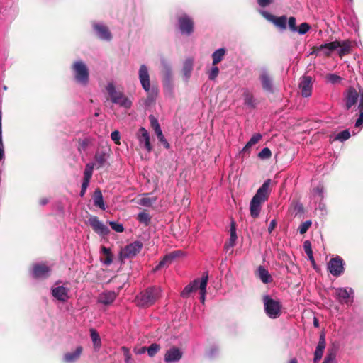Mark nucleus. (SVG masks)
<instances>
[{
	"mask_svg": "<svg viewBox=\"0 0 363 363\" xmlns=\"http://www.w3.org/2000/svg\"><path fill=\"white\" fill-rule=\"evenodd\" d=\"M138 79L142 88L147 94V96L145 99L143 104L145 107H149L153 103H155L157 96V91L155 88H150V77L149 74V69L145 64H143L140 66L138 69Z\"/></svg>",
	"mask_w": 363,
	"mask_h": 363,
	"instance_id": "nucleus-1",
	"label": "nucleus"
},
{
	"mask_svg": "<svg viewBox=\"0 0 363 363\" xmlns=\"http://www.w3.org/2000/svg\"><path fill=\"white\" fill-rule=\"evenodd\" d=\"M74 82L82 87L88 86L90 80L89 69L82 60H74L70 65Z\"/></svg>",
	"mask_w": 363,
	"mask_h": 363,
	"instance_id": "nucleus-2",
	"label": "nucleus"
},
{
	"mask_svg": "<svg viewBox=\"0 0 363 363\" xmlns=\"http://www.w3.org/2000/svg\"><path fill=\"white\" fill-rule=\"evenodd\" d=\"M271 180L264 181L262 185L258 189L255 195L252 197L250 203V215L256 218L261 211V204L267 200L269 194V186Z\"/></svg>",
	"mask_w": 363,
	"mask_h": 363,
	"instance_id": "nucleus-3",
	"label": "nucleus"
},
{
	"mask_svg": "<svg viewBox=\"0 0 363 363\" xmlns=\"http://www.w3.org/2000/svg\"><path fill=\"white\" fill-rule=\"evenodd\" d=\"M105 89L113 104H117L125 109L131 108V100L123 91L118 90L113 82H108Z\"/></svg>",
	"mask_w": 363,
	"mask_h": 363,
	"instance_id": "nucleus-4",
	"label": "nucleus"
},
{
	"mask_svg": "<svg viewBox=\"0 0 363 363\" xmlns=\"http://www.w3.org/2000/svg\"><path fill=\"white\" fill-rule=\"evenodd\" d=\"M160 294L161 290L159 287L147 288L135 297L136 303L140 307H148L160 298Z\"/></svg>",
	"mask_w": 363,
	"mask_h": 363,
	"instance_id": "nucleus-5",
	"label": "nucleus"
},
{
	"mask_svg": "<svg viewBox=\"0 0 363 363\" xmlns=\"http://www.w3.org/2000/svg\"><path fill=\"white\" fill-rule=\"evenodd\" d=\"M67 283L56 281L50 288V294L55 301L60 303H66L71 298L70 289Z\"/></svg>",
	"mask_w": 363,
	"mask_h": 363,
	"instance_id": "nucleus-6",
	"label": "nucleus"
},
{
	"mask_svg": "<svg viewBox=\"0 0 363 363\" xmlns=\"http://www.w3.org/2000/svg\"><path fill=\"white\" fill-rule=\"evenodd\" d=\"M264 311L267 316L272 319L277 318L281 315V304L270 296L265 295L262 298Z\"/></svg>",
	"mask_w": 363,
	"mask_h": 363,
	"instance_id": "nucleus-7",
	"label": "nucleus"
},
{
	"mask_svg": "<svg viewBox=\"0 0 363 363\" xmlns=\"http://www.w3.org/2000/svg\"><path fill=\"white\" fill-rule=\"evenodd\" d=\"M177 23L182 35L190 36L194 32V21L187 13H182L177 18Z\"/></svg>",
	"mask_w": 363,
	"mask_h": 363,
	"instance_id": "nucleus-8",
	"label": "nucleus"
},
{
	"mask_svg": "<svg viewBox=\"0 0 363 363\" xmlns=\"http://www.w3.org/2000/svg\"><path fill=\"white\" fill-rule=\"evenodd\" d=\"M92 30L94 35L101 40L110 42L113 35L108 27L101 21H93L91 23Z\"/></svg>",
	"mask_w": 363,
	"mask_h": 363,
	"instance_id": "nucleus-9",
	"label": "nucleus"
},
{
	"mask_svg": "<svg viewBox=\"0 0 363 363\" xmlns=\"http://www.w3.org/2000/svg\"><path fill=\"white\" fill-rule=\"evenodd\" d=\"M354 290L350 287H340L335 289V296L341 304L351 305L354 300Z\"/></svg>",
	"mask_w": 363,
	"mask_h": 363,
	"instance_id": "nucleus-10",
	"label": "nucleus"
},
{
	"mask_svg": "<svg viewBox=\"0 0 363 363\" xmlns=\"http://www.w3.org/2000/svg\"><path fill=\"white\" fill-rule=\"evenodd\" d=\"M143 243L140 241H135L126 245L120 252L121 259H130L135 257L142 250Z\"/></svg>",
	"mask_w": 363,
	"mask_h": 363,
	"instance_id": "nucleus-11",
	"label": "nucleus"
},
{
	"mask_svg": "<svg viewBox=\"0 0 363 363\" xmlns=\"http://www.w3.org/2000/svg\"><path fill=\"white\" fill-rule=\"evenodd\" d=\"M345 262L342 257L336 256L330 259L328 263V269L329 272L334 277H340L345 272Z\"/></svg>",
	"mask_w": 363,
	"mask_h": 363,
	"instance_id": "nucleus-12",
	"label": "nucleus"
},
{
	"mask_svg": "<svg viewBox=\"0 0 363 363\" xmlns=\"http://www.w3.org/2000/svg\"><path fill=\"white\" fill-rule=\"evenodd\" d=\"M88 223L92 228L93 230L99 235H106L109 233L108 228L104 224L97 216H90L88 219Z\"/></svg>",
	"mask_w": 363,
	"mask_h": 363,
	"instance_id": "nucleus-13",
	"label": "nucleus"
},
{
	"mask_svg": "<svg viewBox=\"0 0 363 363\" xmlns=\"http://www.w3.org/2000/svg\"><path fill=\"white\" fill-rule=\"evenodd\" d=\"M298 88L301 96L304 98H308L311 96L313 89L312 77L310 76H303L300 79Z\"/></svg>",
	"mask_w": 363,
	"mask_h": 363,
	"instance_id": "nucleus-14",
	"label": "nucleus"
},
{
	"mask_svg": "<svg viewBox=\"0 0 363 363\" xmlns=\"http://www.w3.org/2000/svg\"><path fill=\"white\" fill-rule=\"evenodd\" d=\"M164 94L167 98L174 99L175 97V85L174 83L173 76H163L162 79Z\"/></svg>",
	"mask_w": 363,
	"mask_h": 363,
	"instance_id": "nucleus-15",
	"label": "nucleus"
},
{
	"mask_svg": "<svg viewBox=\"0 0 363 363\" xmlns=\"http://www.w3.org/2000/svg\"><path fill=\"white\" fill-rule=\"evenodd\" d=\"M136 138L141 147L145 149L148 152L152 150V147L150 144V134L145 128L141 127L139 128L136 134Z\"/></svg>",
	"mask_w": 363,
	"mask_h": 363,
	"instance_id": "nucleus-16",
	"label": "nucleus"
},
{
	"mask_svg": "<svg viewBox=\"0 0 363 363\" xmlns=\"http://www.w3.org/2000/svg\"><path fill=\"white\" fill-rule=\"evenodd\" d=\"M51 269L43 263H37L33 264L31 274L35 279H46L50 274Z\"/></svg>",
	"mask_w": 363,
	"mask_h": 363,
	"instance_id": "nucleus-17",
	"label": "nucleus"
},
{
	"mask_svg": "<svg viewBox=\"0 0 363 363\" xmlns=\"http://www.w3.org/2000/svg\"><path fill=\"white\" fill-rule=\"evenodd\" d=\"M149 120L150 122L151 127L153 129V130L155 131L156 135L157 136L159 141L163 145V146L166 149H169V144L162 133V129L160 128V125L157 119L155 116L151 115L149 116Z\"/></svg>",
	"mask_w": 363,
	"mask_h": 363,
	"instance_id": "nucleus-18",
	"label": "nucleus"
},
{
	"mask_svg": "<svg viewBox=\"0 0 363 363\" xmlns=\"http://www.w3.org/2000/svg\"><path fill=\"white\" fill-rule=\"evenodd\" d=\"M260 13L267 21L273 23L277 27L285 30L286 28L287 18L286 16L276 17L266 11H260Z\"/></svg>",
	"mask_w": 363,
	"mask_h": 363,
	"instance_id": "nucleus-19",
	"label": "nucleus"
},
{
	"mask_svg": "<svg viewBox=\"0 0 363 363\" xmlns=\"http://www.w3.org/2000/svg\"><path fill=\"white\" fill-rule=\"evenodd\" d=\"M259 81L263 90L266 92L272 94L274 91L273 80L269 72L266 69L262 70L259 75Z\"/></svg>",
	"mask_w": 363,
	"mask_h": 363,
	"instance_id": "nucleus-20",
	"label": "nucleus"
},
{
	"mask_svg": "<svg viewBox=\"0 0 363 363\" xmlns=\"http://www.w3.org/2000/svg\"><path fill=\"white\" fill-rule=\"evenodd\" d=\"M360 97V91L358 92L354 87H350L345 94V106L350 109L358 102Z\"/></svg>",
	"mask_w": 363,
	"mask_h": 363,
	"instance_id": "nucleus-21",
	"label": "nucleus"
},
{
	"mask_svg": "<svg viewBox=\"0 0 363 363\" xmlns=\"http://www.w3.org/2000/svg\"><path fill=\"white\" fill-rule=\"evenodd\" d=\"M326 346L325 336L324 333H321L319 337L318 345L314 352L313 363H319L322 359L324 350Z\"/></svg>",
	"mask_w": 363,
	"mask_h": 363,
	"instance_id": "nucleus-22",
	"label": "nucleus"
},
{
	"mask_svg": "<svg viewBox=\"0 0 363 363\" xmlns=\"http://www.w3.org/2000/svg\"><path fill=\"white\" fill-rule=\"evenodd\" d=\"M182 357V351L175 347L168 350L164 355V362L166 363H175L179 362Z\"/></svg>",
	"mask_w": 363,
	"mask_h": 363,
	"instance_id": "nucleus-23",
	"label": "nucleus"
},
{
	"mask_svg": "<svg viewBox=\"0 0 363 363\" xmlns=\"http://www.w3.org/2000/svg\"><path fill=\"white\" fill-rule=\"evenodd\" d=\"M116 297V293L113 291H104L99 295L97 302L105 306H108L113 303Z\"/></svg>",
	"mask_w": 363,
	"mask_h": 363,
	"instance_id": "nucleus-24",
	"label": "nucleus"
},
{
	"mask_svg": "<svg viewBox=\"0 0 363 363\" xmlns=\"http://www.w3.org/2000/svg\"><path fill=\"white\" fill-rule=\"evenodd\" d=\"M340 41L335 40L328 43L322 44L317 47L318 52H323L324 55L329 56L334 50L340 47Z\"/></svg>",
	"mask_w": 363,
	"mask_h": 363,
	"instance_id": "nucleus-25",
	"label": "nucleus"
},
{
	"mask_svg": "<svg viewBox=\"0 0 363 363\" xmlns=\"http://www.w3.org/2000/svg\"><path fill=\"white\" fill-rule=\"evenodd\" d=\"M108 156L104 151H97L94 155V162L91 163L94 164L96 169H100L104 166Z\"/></svg>",
	"mask_w": 363,
	"mask_h": 363,
	"instance_id": "nucleus-26",
	"label": "nucleus"
},
{
	"mask_svg": "<svg viewBox=\"0 0 363 363\" xmlns=\"http://www.w3.org/2000/svg\"><path fill=\"white\" fill-rule=\"evenodd\" d=\"M193 66L194 60L192 58H188L184 61L182 72L183 75V79L185 82H188L189 79H190L193 70Z\"/></svg>",
	"mask_w": 363,
	"mask_h": 363,
	"instance_id": "nucleus-27",
	"label": "nucleus"
},
{
	"mask_svg": "<svg viewBox=\"0 0 363 363\" xmlns=\"http://www.w3.org/2000/svg\"><path fill=\"white\" fill-rule=\"evenodd\" d=\"M92 201L94 205L96 207L100 208L101 210L104 211L106 208V206L104 201L101 191L99 188L94 190V194L92 195Z\"/></svg>",
	"mask_w": 363,
	"mask_h": 363,
	"instance_id": "nucleus-28",
	"label": "nucleus"
},
{
	"mask_svg": "<svg viewBox=\"0 0 363 363\" xmlns=\"http://www.w3.org/2000/svg\"><path fill=\"white\" fill-rule=\"evenodd\" d=\"M182 254V251L177 250L165 255L164 258L156 266L155 270H158L162 267H164L165 265L170 264L172 260H174L176 257H179Z\"/></svg>",
	"mask_w": 363,
	"mask_h": 363,
	"instance_id": "nucleus-29",
	"label": "nucleus"
},
{
	"mask_svg": "<svg viewBox=\"0 0 363 363\" xmlns=\"http://www.w3.org/2000/svg\"><path fill=\"white\" fill-rule=\"evenodd\" d=\"M82 347L78 346L74 351L65 354L63 360L66 363H74L80 357L82 352Z\"/></svg>",
	"mask_w": 363,
	"mask_h": 363,
	"instance_id": "nucleus-30",
	"label": "nucleus"
},
{
	"mask_svg": "<svg viewBox=\"0 0 363 363\" xmlns=\"http://www.w3.org/2000/svg\"><path fill=\"white\" fill-rule=\"evenodd\" d=\"M94 138L85 135L78 140V150L79 152L85 151L89 147L92 146L94 143Z\"/></svg>",
	"mask_w": 363,
	"mask_h": 363,
	"instance_id": "nucleus-31",
	"label": "nucleus"
},
{
	"mask_svg": "<svg viewBox=\"0 0 363 363\" xmlns=\"http://www.w3.org/2000/svg\"><path fill=\"white\" fill-rule=\"evenodd\" d=\"M208 272H205L202 277L201 278L200 281V286H199V294H200V300L202 303H204L205 302V296L206 294V286L208 284Z\"/></svg>",
	"mask_w": 363,
	"mask_h": 363,
	"instance_id": "nucleus-32",
	"label": "nucleus"
},
{
	"mask_svg": "<svg viewBox=\"0 0 363 363\" xmlns=\"http://www.w3.org/2000/svg\"><path fill=\"white\" fill-rule=\"evenodd\" d=\"M200 281L201 279H194L192 282L186 286L182 292V296L187 297L191 292L196 291L198 289H199Z\"/></svg>",
	"mask_w": 363,
	"mask_h": 363,
	"instance_id": "nucleus-33",
	"label": "nucleus"
},
{
	"mask_svg": "<svg viewBox=\"0 0 363 363\" xmlns=\"http://www.w3.org/2000/svg\"><path fill=\"white\" fill-rule=\"evenodd\" d=\"M227 50L224 48H220L216 50L212 53V65H217L220 63L223 59L225 55H226Z\"/></svg>",
	"mask_w": 363,
	"mask_h": 363,
	"instance_id": "nucleus-34",
	"label": "nucleus"
},
{
	"mask_svg": "<svg viewBox=\"0 0 363 363\" xmlns=\"http://www.w3.org/2000/svg\"><path fill=\"white\" fill-rule=\"evenodd\" d=\"M325 195V190L322 184L314 187L312 190L313 199L315 202L323 201Z\"/></svg>",
	"mask_w": 363,
	"mask_h": 363,
	"instance_id": "nucleus-35",
	"label": "nucleus"
},
{
	"mask_svg": "<svg viewBox=\"0 0 363 363\" xmlns=\"http://www.w3.org/2000/svg\"><path fill=\"white\" fill-rule=\"evenodd\" d=\"M258 277L264 284H269L273 281V279L268 272L264 267L259 266L257 269Z\"/></svg>",
	"mask_w": 363,
	"mask_h": 363,
	"instance_id": "nucleus-36",
	"label": "nucleus"
},
{
	"mask_svg": "<svg viewBox=\"0 0 363 363\" xmlns=\"http://www.w3.org/2000/svg\"><path fill=\"white\" fill-rule=\"evenodd\" d=\"M90 337L93 342V346H94V350L99 351L100 350L101 345V337H100L98 332L94 328L90 329Z\"/></svg>",
	"mask_w": 363,
	"mask_h": 363,
	"instance_id": "nucleus-37",
	"label": "nucleus"
},
{
	"mask_svg": "<svg viewBox=\"0 0 363 363\" xmlns=\"http://www.w3.org/2000/svg\"><path fill=\"white\" fill-rule=\"evenodd\" d=\"M340 50L338 54L340 57L344 56L346 54L350 52L351 50V42L348 40L340 42Z\"/></svg>",
	"mask_w": 363,
	"mask_h": 363,
	"instance_id": "nucleus-38",
	"label": "nucleus"
},
{
	"mask_svg": "<svg viewBox=\"0 0 363 363\" xmlns=\"http://www.w3.org/2000/svg\"><path fill=\"white\" fill-rule=\"evenodd\" d=\"M262 138V135L259 133L255 134L252 136L250 140L247 143L245 147L242 148V152H247L252 145L257 143Z\"/></svg>",
	"mask_w": 363,
	"mask_h": 363,
	"instance_id": "nucleus-39",
	"label": "nucleus"
},
{
	"mask_svg": "<svg viewBox=\"0 0 363 363\" xmlns=\"http://www.w3.org/2000/svg\"><path fill=\"white\" fill-rule=\"evenodd\" d=\"M244 103L247 107L255 108L257 106V102L253 95L249 92L244 93Z\"/></svg>",
	"mask_w": 363,
	"mask_h": 363,
	"instance_id": "nucleus-40",
	"label": "nucleus"
},
{
	"mask_svg": "<svg viewBox=\"0 0 363 363\" xmlns=\"http://www.w3.org/2000/svg\"><path fill=\"white\" fill-rule=\"evenodd\" d=\"M156 197H148L147 196V194H145L144 196L139 199L138 203L145 207H150L153 203L156 202Z\"/></svg>",
	"mask_w": 363,
	"mask_h": 363,
	"instance_id": "nucleus-41",
	"label": "nucleus"
},
{
	"mask_svg": "<svg viewBox=\"0 0 363 363\" xmlns=\"http://www.w3.org/2000/svg\"><path fill=\"white\" fill-rule=\"evenodd\" d=\"M237 240L235 223L233 220L230 223L229 247H233Z\"/></svg>",
	"mask_w": 363,
	"mask_h": 363,
	"instance_id": "nucleus-42",
	"label": "nucleus"
},
{
	"mask_svg": "<svg viewBox=\"0 0 363 363\" xmlns=\"http://www.w3.org/2000/svg\"><path fill=\"white\" fill-rule=\"evenodd\" d=\"M95 166L91 162H89L86 164L85 169L84 172L83 180L90 182V179L93 174V170Z\"/></svg>",
	"mask_w": 363,
	"mask_h": 363,
	"instance_id": "nucleus-43",
	"label": "nucleus"
},
{
	"mask_svg": "<svg viewBox=\"0 0 363 363\" xmlns=\"http://www.w3.org/2000/svg\"><path fill=\"white\" fill-rule=\"evenodd\" d=\"M342 78L336 74L329 73L325 76L326 82L332 84H339L342 82Z\"/></svg>",
	"mask_w": 363,
	"mask_h": 363,
	"instance_id": "nucleus-44",
	"label": "nucleus"
},
{
	"mask_svg": "<svg viewBox=\"0 0 363 363\" xmlns=\"http://www.w3.org/2000/svg\"><path fill=\"white\" fill-rule=\"evenodd\" d=\"M350 132L348 130H344L340 133H337L335 138L334 140H338L340 142H344L348 140L350 138Z\"/></svg>",
	"mask_w": 363,
	"mask_h": 363,
	"instance_id": "nucleus-45",
	"label": "nucleus"
},
{
	"mask_svg": "<svg viewBox=\"0 0 363 363\" xmlns=\"http://www.w3.org/2000/svg\"><path fill=\"white\" fill-rule=\"evenodd\" d=\"M219 72L220 70L217 65H212L211 69L207 72L208 79L214 81L218 77Z\"/></svg>",
	"mask_w": 363,
	"mask_h": 363,
	"instance_id": "nucleus-46",
	"label": "nucleus"
},
{
	"mask_svg": "<svg viewBox=\"0 0 363 363\" xmlns=\"http://www.w3.org/2000/svg\"><path fill=\"white\" fill-rule=\"evenodd\" d=\"M5 159V152L4 148L2 130H1V111H0V162Z\"/></svg>",
	"mask_w": 363,
	"mask_h": 363,
	"instance_id": "nucleus-47",
	"label": "nucleus"
},
{
	"mask_svg": "<svg viewBox=\"0 0 363 363\" xmlns=\"http://www.w3.org/2000/svg\"><path fill=\"white\" fill-rule=\"evenodd\" d=\"M137 219L140 223L147 225L150 221L151 218L148 213L145 212H140L138 213Z\"/></svg>",
	"mask_w": 363,
	"mask_h": 363,
	"instance_id": "nucleus-48",
	"label": "nucleus"
},
{
	"mask_svg": "<svg viewBox=\"0 0 363 363\" xmlns=\"http://www.w3.org/2000/svg\"><path fill=\"white\" fill-rule=\"evenodd\" d=\"M160 345L156 343L151 344L149 347L147 348V354L150 357H154L156 353L160 350Z\"/></svg>",
	"mask_w": 363,
	"mask_h": 363,
	"instance_id": "nucleus-49",
	"label": "nucleus"
},
{
	"mask_svg": "<svg viewBox=\"0 0 363 363\" xmlns=\"http://www.w3.org/2000/svg\"><path fill=\"white\" fill-rule=\"evenodd\" d=\"M310 28L311 26L308 23H302L298 27H297L296 33H298L300 35H304L310 30Z\"/></svg>",
	"mask_w": 363,
	"mask_h": 363,
	"instance_id": "nucleus-50",
	"label": "nucleus"
},
{
	"mask_svg": "<svg viewBox=\"0 0 363 363\" xmlns=\"http://www.w3.org/2000/svg\"><path fill=\"white\" fill-rule=\"evenodd\" d=\"M272 155L271 150L268 147H264L258 154L259 158L262 160L269 159Z\"/></svg>",
	"mask_w": 363,
	"mask_h": 363,
	"instance_id": "nucleus-51",
	"label": "nucleus"
},
{
	"mask_svg": "<svg viewBox=\"0 0 363 363\" xmlns=\"http://www.w3.org/2000/svg\"><path fill=\"white\" fill-rule=\"evenodd\" d=\"M312 222L311 220H306L302 223L298 227V231L300 234H304L307 232L308 228L311 227Z\"/></svg>",
	"mask_w": 363,
	"mask_h": 363,
	"instance_id": "nucleus-52",
	"label": "nucleus"
},
{
	"mask_svg": "<svg viewBox=\"0 0 363 363\" xmlns=\"http://www.w3.org/2000/svg\"><path fill=\"white\" fill-rule=\"evenodd\" d=\"M288 26H289V28L290 29V30L291 32H293V33L296 32L297 26H296V19L295 17H294V16L289 17V18L288 20Z\"/></svg>",
	"mask_w": 363,
	"mask_h": 363,
	"instance_id": "nucleus-53",
	"label": "nucleus"
},
{
	"mask_svg": "<svg viewBox=\"0 0 363 363\" xmlns=\"http://www.w3.org/2000/svg\"><path fill=\"white\" fill-rule=\"evenodd\" d=\"M109 225L111 228L117 233H122L124 230L123 225L121 223H118L115 221H110Z\"/></svg>",
	"mask_w": 363,
	"mask_h": 363,
	"instance_id": "nucleus-54",
	"label": "nucleus"
},
{
	"mask_svg": "<svg viewBox=\"0 0 363 363\" xmlns=\"http://www.w3.org/2000/svg\"><path fill=\"white\" fill-rule=\"evenodd\" d=\"M162 65L164 69L163 76H167V74H169V76H172V67L165 60H162Z\"/></svg>",
	"mask_w": 363,
	"mask_h": 363,
	"instance_id": "nucleus-55",
	"label": "nucleus"
},
{
	"mask_svg": "<svg viewBox=\"0 0 363 363\" xmlns=\"http://www.w3.org/2000/svg\"><path fill=\"white\" fill-rule=\"evenodd\" d=\"M293 208L295 216L301 215L303 213V206L299 202L296 203Z\"/></svg>",
	"mask_w": 363,
	"mask_h": 363,
	"instance_id": "nucleus-56",
	"label": "nucleus"
},
{
	"mask_svg": "<svg viewBox=\"0 0 363 363\" xmlns=\"http://www.w3.org/2000/svg\"><path fill=\"white\" fill-rule=\"evenodd\" d=\"M335 359V354L332 351H328V353L323 363H332Z\"/></svg>",
	"mask_w": 363,
	"mask_h": 363,
	"instance_id": "nucleus-57",
	"label": "nucleus"
},
{
	"mask_svg": "<svg viewBox=\"0 0 363 363\" xmlns=\"http://www.w3.org/2000/svg\"><path fill=\"white\" fill-rule=\"evenodd\" d=\"M111 140L116 144L120 145L121 135L119 131L114 130L111 133Z\"/></svg>",
	"mask_w": 363,
	"mask_h": 363,
	"instance_id": "nucleus-58",
	"label": "nucleus"
},
{
	"mask_svg": "<svg viewBox=\"0 0 363 363\" xmlns=\"http://www.w3.org/2000/svg\"><path fill=\"white\" fill-rule=\"evenodd\" d=\"M122 350L124 352L125 363H132L133 360L129 350L125 347H123Z\"/></svg>",
	"mask_w": 363,
	"mask_h": 363,
	"instance_id": "nucleus-59",
	"label": "nucleus"
},
{
	"mask_svg": "<svg viewBox=\"0 0 363 363\" xmlns=\"http://www.w3.org/2000/svg\"><path fill=\"white\" fill-rule=\"evenodd\" d=\"M303 250L306 254H311L313 252L311 243L309 240H306L303 242Z\"/></svg>",
	"mask_w": 363,
	"mask_h": 363,
	"instance_id": "nucleus-60",
	"label": "nucleus"
},
{
	"mask_svg": "<svg viewBox=\"0 0 363 363\" xmlns=\"http://www.w3.org/2000/svg\"><path fill=\"white\" fill-rule=\"evenodd\" d=\"M90 182L83 180L82 184L81 191H80V196L83 197L86 191V189L89 185Z\"/></svg>",
	"mask_w": 363,
	"mask_h": 363,
	"instance_id": "nucleus-61",
	"label": "nucleus"
},
{
	"mask_svg": "<svg viewBox=\"0 0 363 363\" xmlns=\"http://www.w3.org/2000/svg\"><path fill=\"white\" fill-rule=\"evenodd\" d=\"M359 104L357 110L359 112H363V89L360 90V97L359 98Z\"/></svg>",
	"mask_w": 363,
	"mask_h": 363,
	"instance_id": "nucleus-62",
	"label": "nucleus"
},
{
	"mask_svg": "<svg viewBox=\"0 0 363 363\" xmlns=\"http://www.w3.org/2000/svg\"><path fill=\"white\" fill-rule=\"evenodd\" d=\"M355 127L360 128L363 127V112H359V118L355 122Z\"/></svg>",
	"mask_w": 363,
	"mask_h": 363,
	"instance_id": "nucleus-63",
	"label": "nucleus"
},
{
	"mask_svg": "<svg viewBox=\"0 0 363 363\" xmlns=\"http://www.w3.org/2000/svg\"><path fill=\"white\" fill-rule=\"evenodd\" d=\"M218 349L217 347L213 346L211 347L209 351L207 353V355L209 357H213L218 353Z\"/></svg>",
	"mask_w": 363,
	"mask_h": 363,
	"instance_id": "nucleus-64",
	"label": "nucleus"
}]
</instances>
